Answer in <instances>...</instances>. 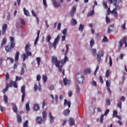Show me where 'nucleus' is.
<instances>
[{"instance_id": "f257e3e1", "label": "nucleus", "mask_w": 127, "mask_h": 127, "mask_svg": "<svg viewBox=\"0 0 127 127\" xmlns=\"http://www.w3.org/2000/svg\"><path fill=\"white\" fill-rule=\"evenodd\" d=\"M51 61L53 64H55V66L56 67H57V68H58L59 71H60L61 73H63V76H64L65 72L64 70L62 69V65H60V63H61V61H59L58 59L55 56L52 57Z\"/></svg>"}, {"instance_id": "f03ea898", "label": "nucleus", "mask_w": 127, "mask_h": 127, "mask_svg": "<svg viewBox=\"0 0 127 127\" xmlns=\"http://www.w3.org/2000/svg\"><path fill=\"white\" fill-rule=\"evenodd\" d=\"M75 79L78 84H82L84 82V75H83V73L79 72H78L75 76Z\"/></svg>"}, {"instance_id": "7ed1b4c3", "label": "nucleus", "mask_w": 127, "mask_h": 127, "mask_svg": "<svg viewBox=\"0 0 127 127\" xmlns=\"http://www.w3.org/2000/svg\"><path fill=\"white\" fill-rule=\"evenodd\" d=\"M68 52H69V46L68 45H66V51L65 52V57L64 59L61 60V64L63 65V64H65L66 61H68L69 60V59L68 57H67V55L68 54Z\"/></svg>"}, {"instance_id": "20e7f679", "label": "nucleus", "mask_w": 127, "mask_h": 127, "mask_svg": "<svg viewBox=\"0 0 127 127\" xmlns=\"http://www.w3.org/2000/svg\"><path fill=\"white\" fill-rule=\"evenodd\" d=\"M21 93H22L21 102H24V98H25V86H22L21 88Z\"/></svg>"}, {"instance_id": "39448f33", "label": "nucleus", "mask_w": 127, "mask_h": 127, "mask_svg": "<svg viewBox=\"0 0 127 127\" xmlns=\"http://www.w3.org/2000/svg\"><path fill=\"white\" fill-rule=\"evenodd\" d=\"M29 50H30V48L28 45H26L25 46V51L26 53V55L28 57V56H31L32 55V53L31 52H28Z\"/></svg>"}, {"instance_id": "423d86ee", "label": "nucleus", "mask_w": 127, "mask_h": 127, "mask_svg": "<svg viewBox=\"0 0 127 127\" xmlns=\"http://www.w3.org/2000/svg\"><path fill=\"white\" fill-rule=\"evenodd\" d=\"M59 40H60V35H58L53 42V47H54V48L57 47V45L59 43Z\"/></svg>"}, {"instance_id": "0eeeda50", "label": "nucleus", "mask_w": 127, "mask_h": 127, "mask_svg": "<svg viewBox=\"0 0 127 127\" xmlns=\"http://www.w3.org/2000/svg\"><path fill=\"white\" fill-rule=\"evenodd\" d=\"M75 12H76V7L73 6L69 12V15H70L71 17H74V15H75Z\"/></svg>"}, {"instance_id": "6e6552de", "label": "nucleus", "mask_w": 127, "mask_h": 127, "mask_svg": "<svg viewBox=\"0 0 127 127\" xmlns=\"http://www.w3.org/2000/svg\"><path fill=\"white\" fill-rule=\"evenodd\" d=\"M7 29V25L6 24H4L2 26V35H4L5 32H6V29Z\"/></svg>"}, {"instance_id": "1a4fd4ad", "label": "nucleus", "mask_w": 127, "mask_h": 127, "mask_svg": "<svg viewBox=\"0 0 127 127\" xmlns=\"http://www.w3.org/2000/svg\"><path fill=\"white\" fill-rule=\"evenodd\" d=\"M114 28H115V25L114 24L110 25L107 30V32L108 33H111V32H113V30H114Z\"/></svg>"}, {"instance_id": "9d476101", "label": "nucleus", "mask_w": 127, "mask_h": 127, "mask_svg": "<svg viewBox=\"0 0 127 127\" xmlns=\"http://www.w3.org/2000/svg\"><path fill=\"white\" fill-rule=\"evenodd\" d=\"M104 56V53L102 51L99 52L98 54L97 55V60L100 62L101 61V58Z\"/></svg>"}, {"instance_id": "9b49d317", "label": "nucleus", "mask_w": 127, "mask_h": 127, "mask_svg": "<svg viewBox=\"0 0 127 127\" xmlns=\"http://www.w3.org/2000/svg\"><path fill=\"white\" fill-rule=\"evenodd\" d=\"M111 13L112 14H113L114 16L116 17V18H118L119 16V14H118L117 10L114 8L113 10L111 11Z\"/></svg>"}, {"instance_id": "f8f14e48", "label": "nucleus", "mask_w": 127, "mask_h": 127, "mask_svg": "<svg viewBox=\"0 0 127 127\" xmlns=\"http://www.w3.org/2000/svg\"><path fill=\"white\" fill-rule=\"evenodd\" d=\"M64 107H67L68 106V108H71V102H68V101L66 99H64Z\"/></svg>"}, {"instance_id": "ddd939ff", "label": "nucleus", "mask_w": 127, "mask_h": 127, "mask_svg": "<svg viewBox=\"0 0 127 127\" xmlns=\"http://www.w3.org/2000/svg\"><path fill=\"white\" fill-rule=\"evenodd\" d=\"M11 105V106H13V110L14 113H17L18 112V109H17L16 104H15V103H12Z\"/></svg>"}, {"instance_id": "4468645a", "label": "nucleus", "mask_w": 127, "mask_h": 127, "mask_svg": "<svg viewBox=\"0 0 127 127\" xmlns=\"http://www.w3.org/2000/svg\"><path fill=\"white\" fill-rule=\"evenodd\" d=\"M52 1L55 7H59L60 6V2L56 1V0H52Z\"/></svg>"}, {"instance_id": "2eb2a0df", "label": "nucleus", "mask_w": 127, "mask_h": 127, "mask_svg": "<svg viewBox=\"0 0 127 127\" xmlns=\"http://www.w3.org/2000/svg\"><path fill=\"white\" fill-rule=\"evenodd\" d=\"M36 122L39 125H41L42 123L43 122V120H42V117H37L36 119Z\"/></svg>"}, {"instance_id": "dca6fc26", "label": "nucleus", "mask_w": 127, "mask_h": 127, "mask_svg": "<svg viewBox=\"0 0 127 127\" xmlns=\"http://www.w3.org/2000/svg\"><path fill=\"white\" fill-rule=\"evenodd\" d=\"M5 49L6 50V52H11L13 49H12L10 45H7L5 47Z\"/></svg>"}, {"instance_id": "f3484780", "label": "nucleus", "mask_w": 127, "mask_h": 127, "mask_svg": "<svg viewBox=\"0 0 127 127\" xmlns=\"http://www.w3.org/2000/svg\"><path fill=\"white\" fill-rule=\"evenodd\" d=\"M49 117L50 119V123L51 124L53 123V122H54V117L52 116V114H51V113H50L49 114Z\"/></svg>"}, {"instance_id": "a211bd4d", "label": "nucleus", "mask_w": 127, "mask_h": 127, "mask_svg": "<svg viewBox=\"0 0 127 127\" xmlns=\"http://www.w3.org/2000/svg\"><path fill=\"white\" fill-rule=\"evenodd\" d=\"M14 58H15V61H16V62H17V61H18V60L19 59V52H17L16 53V54H15V56H14Z\"/></svg>"}, {"instance_id": "6ab92c4d", "label": "nucleus", "mask_w": 127, "mask_h": 127, "mask_svg": "<svg viewBox=\"0 0 127 127\" xmlns=\"http://www.w3.org/2000/svg\"><path fill=\"white\" fill-rule=\"evenodd\" d=\"M121 0H113L112 3H113V4L115 5V6H116L117 5H119V4L120 3V2H121Z\"/></svg>"}, {"instance_id": "aec40b11", "label": "nucleus", "mask_w": 127, "mask_h": 127, "mask_svg": "<svg viewBox=\"0 0 127 127\" xmlns=\"http://www.w3.org/2000/svg\"><path fill=\"white\" fill-rule=\"evenodd\" d=\"M68 123L70 126H74L75 125V120L73 118H70Z\"/></svg>"}, {"instance_id": "412c9836", "label": "nucleus", "mask_w": 127, "mask_h": 127, "mask_svg": "<svg viewBox=\"0 0 127 127\" xmlns=\"http://www.w3.org/2000/svg\"><path fill=\"white\" fill-rule=\"evenodd\" d=\"M17 123H21V122H22V119H21V116L20 115H19V114H17Z\"/></svg>"}, {"instance_id": "4be33fe9", "label": "nucleus", "mask_w": 127, "mask_h": 127, "mask_svg": "<svg viewBox=\"0 0 127 127\" xmlns=\"http://www.w3.org/2000/svg\"><path fill=\"white\" fill-rule=\"evenodd\" d=\"M6 38L4 37L3 38V40L1 43L0 47H2L4 45V44H6Z\"/></svg>"}, {"instance_id": "5701e85b", "label": "nucleus", "mask_w": 127, "mask_h": 127, "mask_svg": "<svg viewBox=\"0 0 127 127\" xmlns=\"http://www.w3.org/2000/svg\"><path fill=\"white\" fill-rule=\"evenodd\" d=\"M63 114L64 115V116H68V115H69V114H70V110L69 109L65 110L64 111Z\"/></svg>"}, {"instance_id": "b1692460", "label": "nucleus", "mask_w": 127, "mask_h": 127, "mask_svg": "<svg viewBox=\"0 0 127 127\" xmlns=\"http://www.w3.org/2000/svg\"><path fill=\"white\" fill-rule=\"evenodd\" d=\"M39 110H40V107H39V105L38 104H35L34 105V111H39Z\"/></svg>"}, {"instance_id": "393cba45", "label": "nucleus", "mask_w": 127, "mask_h": 127, "mask_svg": "<svg viewBox=\"0 0 127 127\" xmlns=\"http://www.w3.org/2000/svg\"><path fill=\"white\" fill-rule=\"evenodd\" d=\"M77 23V20H76V19L72 18V19L71 20V24H72V25H73L74 26H75V25H76Z\"/></svg>"}, {"instance_id": "a878e982", "label": "nucleus", "mask_w": 127, "mask_h": 127, "mask_svg": "<svg viewBox=\"0 0 127 127\" xmlns=\"http://www.w3.org/2000/svg\"><path fill=\"white\" fill-rule=\"evenodd\" d=\"M123 41L122 40H120L119 42V45H118V48L119 49V50H121V49H122V48L123 47Z\"/></svg>"}, {"instance_id": "bb28decb", "label": "nucleus", "mask_w": 127, "mask_h": 127, "mask_svg": "<svg viewBox=\"0 0 127 127\" xmlns=\"http://www.w3.org/2000/svg\"><path fill=\"white\" fill-rule=\"evenodd\" d=\"M95 14V11H94V9H93L92 11L89 12V13L87 14V16H92V15H94Z\"/></svg>"}, {"instance_id": "cd10ccee", "label": "nucleus", "mask_w": 127, "mask_h": 127, "mask_svg": "<svg viewBox=\"0 0 127 127\" xmlns=\"http://www.w3.org/2000/svg\"><path fill=\"white\" fill-rule=\"evenodd\" d=\"M127 37H124L123 38V43L125 44V47H127Z\"/></svg>"}, {"instance_id": "c85d7f7f", "label": "nucleus", "mask_w": 127, "mask_h": 127, "mask_svg": "<svg viewBox=\"0 0 127 127\" xmlns=\"http://www.w3.org/2000/svg\"><path fill=\"white\" fill-rule=\"evenodd\" d=\"M7 90H8V83L6 84V87L4 89H3L2 93H5L7 91Z\"/></svg>"}, {"instance_id": "c756f323", "label": "nucleus", "mask_w": 127, "mask_h": 127, "mask_svg": "<svg viewBox=\"0 0 127 127\" xmlns=\"http://www.w3.org/2000/svg\"><path fill=\"white\" fill-rule=\"evenodd\" d=\"M83 29H84V25H83L82 24H80L78 27L79 31H83Z\"/></svg>"}, {"instance_id": "7c9ffc66", "label": "nucleus", "mask_w": 127, "mask_h": 127, "mask_svg": "<svg viewBox=\"0 0 127 127\" xmlns=\"http://www.w3.org/2000/svg\"><path fill=\"white\" fill-rule=\"evenodd\" d=\"M95 45V41H94V39H91L90 42V45L91 47H93Z\"/></svg>"}, {"instance_id": "2f4dec72", "label": "nucleus", "mask_w": 127, "mask_h": 127, "mask_svg": "<svg viewBox=\"0 0 127 127\" xmlns=\"http://www.w3.org/2000/svg\"><path fill=\"white\" fill-rule=\"evenodd\" d=\"M3 101L5 104H7V103H8V100H7V96L6 95L4 96Z\"/></svg>"}, {"instance_id": "473e14b6", "label": "nucleus", "mask_w": 127, "mask_h": 127, "mask_svg": "<svg viewBox=\"0 0 127 127\" xmlns=\"http://www.w3.org/2000/svg\"><path fill=\"white\" fill-rule=\"evenodd\" d=\"M36 60L38 65L39 66L40 65V62H41V58H40V57L36 58Z\"/></svg>"}, {"instance_id": "72a5a7b5", "label": "nucleus", "mask_w": 127, "mask_h": 127, "mask_svg": "<svg viewBox=\"0 0 127 127\" xmlns=\"http://www.w3.org/2000/svg\"><path fill=\"white\" fill-rule=\"evenodd\" d=\"M24 14L26 15V16H29V12H28V10H26L25 8H23Z\"/></svg>"}, {"instance_id": "f704fd0d", "label": "nucleus", "mask_w": 127, "mask_h": 127, "mask_svg": "<svg viewBox=\"0 0 127 127\" xmlns=\"http://www.w3.org/2000/svg\"><path fill=\"white\" fill-rule=\"evenodd\" d=\"M68 82H69V80H68V79H67V78H64V84L65 86H66V85L68 84Z\"/></svg>"}, {"instance_id": "c9c22d12", "label": "nucleus", "mask_w": 127, "mask_h": 127, "mask_svg": "<svg viewBox=\"0 0 127 127\" xmlns=\"http://www.w3.org/2000/svg\"><path fill=\"white\" fill-rule=\"evenodd\" d=\"M106 103L107 106H110L111 100H110V99H109V98H107V99L106 100Z\"/></svg>"}, {"instance_id": "e433bc0d", "label": "nucleus", "mask_w": 127, "mask_h": 127, "mask_svg": "<svg viewBox=\"0 0 127 127\" xmlns=\"http://www.w3.org/2000/svg\"><path fill=\"white\" fill-rule=\"evenodd\" d=\"M26 110L27 112H29V111H30V109L29 108V102L27 103L26 104Z\"/></svg>"}, {"instance_id": "4c0bfd02", "label": "nucleus", "mask_w": 127, "mask_h": 127, "mask_svg": "<svg viewBox=\"0 0 127 127\" xmlns=\"http://www.w3.org/2000/svg\"><path fill=\"white\" fill-rule=\"evenodd\" d=\"M104 117H105V115L104 114H102L100 117V123H101V124L104 122Z\"/></svg>"}, {"instance_id": "58836bf2", "label": "nucleus", "mask_w": 127, "mask_h": 127, "mask_svg": "<svg viewBox=\"0 0 127 127\" xmlns=\"http://www.w3.org/2000/svg\"><path fill=\"white\" fill-rule=\"evenodd\" d=\"M23 61H25L27 58H28V57L26 55V54H24L22 55Z\"/></svg>"}, {"instance_id": "ea45409f", "label": "nucleus", "mask_w": 127, "mask_h": 127, "mask_svg": "<svg viewBox=\"0 0 127 127\" xmlns=\"http://www.w3.org/2000/svg\"><path fill=\"white\" fill-rule=\"evenodd\" d=\"M92 51V55H93V56H96V55H97V50H96V49H93Z\"/></svg>"}, {"instance_id": "a19ab883", "label": "nucleus", "mask_w": 127, "mask_h": 127, "mask_svg": "<svg viewBox=\"0 0 127 127\" xmlns=\"http://www.w3.org/2000/svg\"><path fill=\"white\" fill-rule=\"evenodd\" d=\"M106 23H110L111 22V20H110V18H109L108 16H106Z\"/></svg>"}, {"instance_id": "79ce46f5", "label": "nucleus", "mask_w": 127, "mask_h": 127, "mask_svg": "<svg viewBox=\"0 0 127 127\" xmlns=\"http://www.w3.org/2000/svg\"><path fill=\"white\" fill-rule=\"evenodd\" d=\"M23 127H28V121L26 120L24 124H23Z\"/></svg>"}, {"instance_id": "37998d69", "label": "nucleus", "mask_w": 127, "mask_h": 127, "mask_svg": "<svg viewBox=\"0 0 127 127\" xmlns=\"http://www.w3.org/2000/svg\"><path fill=\"white\" fill-rule=\"evenodd\" d=\"M10 47L13 49V48H14L15 46V42H11L10 43Z\"/></svg>"}, {"instance_id": "c03bdc74", "label": "nucleus", "mask_w": 127, "mask_h": 127, "mask_svg": "<svg viewBox=\"0 0 127 127\" xmlns=\"http://www.w3.org/2000/svg\"><path fill=\"white\" fill-rule=\"evenodd\" d=\"M118 116V112L114 111L113 112V118H116Z\"/></svg>"}, {"instance_id": "a18cd8bd", "label": "nucleus", "mask_w": 127, "mask_h": 127, "mask_svg": "<svg viewBox=\"0 0 127 127\" xmlns=\"http://www.w3.org/2000/svg\"><path fill=\"white\" fill-rule=\"evenodd\" d=\"M126 22H125L123 24H122L121 25V28L122 29H123V30H126Z\"/></svg>"}, {"instance_id": "49530a36", "label": "nucleus", "mask_w": 127, "mask_h": 127, "mask_svg": "<svg viewBox=\"0 0 127 127\" xmlns=\"http://www.w3.org/2000/svg\"><path fill=\"white\" fill-rule=\"evenodd\" d=\"M118 108H119L120 110H122V101H120L119 103L117 104Z\"/></svg>"}, {"instance_id": "de8ad7c7", "label": "nucleus", "mask_w": 127, "mask_h": 127, "mask_svg": "<svg viewBox=\"0 0 127 127\" xmlns=\"http://www.w3.org/2000/svg\"><path fill=\"white\" fill-rule=\"evenodd\" d=\"M13 83H14V81H12V80H11L9 81V83L8 84V87H12V86H13Z\"/></svg>"}, {"instance_id": "09e8293b", "label": "nucleus", "mask_w": 127, "mask_h": 127, "mask_svg": "<svg viewBox=\"0 0 127 127\" xmlns=\"http://www.w3.org/2000/svg\"><path fill=\"white\" fill-rule=\"evenodd\" d=\"M111 13H112V11H111V8H110V7H109L107 10V16L110 15V14Z\"/></svg>"}, {"instance_id": "8fccbe9b", "label": "nucleus", "mask_w": 127, "mask_h": 127, "mask_svg": "<svg viewBox=\"0 0 127 127\" xmlns=\"http://www.w3.org/2000/svg\"><path fill=\"white\" fill-rule=\"evenodd\" d=\"M109 75H110V71L109 70V69H108L106 72L105 77L106 78H108V77H109Z\"/></svg>"}, {"instance_id": "3c124183", "label": "nucleus", "mask_w": 127, "mask_h": 127, "mask_svg": "<svg viewBox=\"0 0 127 127\" xmlns=\"http://www.w3.org/2000/svg\"><path fill=\"white\" fill-rule=\"evenodd\" d=\"M76 90L78 95H79L80 94V86H79L78 85L76 86Z\"/></svg>"}, {"instance_id": "603ef678", "label": "nucleus", "mask_w": 127, "mask_h": 127, "mask_svg": "<svg viewBox=\"0 0 127 127\" xmlns=\"http://www.w3.org/2000/svg\"><path fill=\"white\" fill-rule=\"evenodd\" d=\"M47 76H46V75L43 76V80H44V83H45V82L47 81Z\"/></svg>"}, {"instance_id": "864d4df0", "label": "nucleus", "mask_w": 127, "mask_h": 127, "mask_svg": "<svg viewBox=\"0 0 127 127\" xmlns=\"http://www.w3.org/2000/svg\"><path fill=\"white\" fill-rule=\"evenodd\" d=\"M50 40H51V37L50 36H48V37L46 38L47 42H50Z\"/></svg>"}, {"instance_id": "5fc2aeb1", "label": "nucleus", "mask_w": 127, "mask_h": 127, "mask_svg": "<svg viewBox=\"0 0 127 127\" xmlns=\"http://www.w3.org/2000/svg\"><path fill=\"white\" fill-rule=\"evenodd\" d=\"M102 41H103V42H108V38H107V37L104 36Z\"/></svg>"}, {"instance_id": "6e6d98bb", "label": "nucleus", "mask_w": 127, "mask_h": 127, "mask_svg": "<svg viewBox=\"0 0 127 127\" xmlns=\"http://www.w3.org/2000/svg\"><path fill=\"white\" fill-rule=\"evenodd\" d=\"M122 8V6H120L119 5L115 6V7L114 8V9L117 10V9H121Z\"/></svg>"}, {"instance_id": "4d7b16f0", "label": "nucleus", "mask_w": 127, "mask_h": 127, "mask_svg": "<svg viewBox=\"0 0 127 127\" xmlns=\"http://www.w3.org/2000/svg\"><path fill=\"white\" fill-rule=\"evenodd\" d=\"M5 79L6 81H8L9 79V75L8 74V72L5 74Z\"/></svg>"}, {"instance_id": "13d9d810", "label": "nucleus", "mask_w": 127, "mask_h": 127, "mask_svg": "<svg viewBox=\"0 0 127 127\" xmlns=\"http://www.w3.org/2000/svg\"><path fill=\"white\" fill-rule=\"evenodd\" d=\"M99 68H100V67L99 66V65H97L95 71L94 72V75L95 76H96V75H97V72H98V70H99Z\"/></svg>"}, {"instance_id": "bf43d9fd", "label": "nucleus", "mask_w": 127, "mask_h": 127, "mask_svg": "<svg viewBox=\"0 0 127 127\" xmlns=\"http://www.w3.org/2000/svg\"><path fill=\"white\" fill-rule=\"evenodd\" d=\"M13 86H14V88H17L18 85H17V83H16V80L14 81L13 83Z\"/></svg>"}, {"instance_id": "052dcab7", "label": "nucleus", "mask_w": 127, "mask_h": 127, "mask_svg": "<svg viewBox=\"0 0 127 127\" xmlns=\"http://www.w3.org/2000/svg\"><path fill=\"white\" fill-rule=\"evenodd\" d=\"M43 118L45 119L46 118V112L43 111L42 113Z\"/></svg>"}, {"instance_id": "680f3d73", "label": "nucleus", "mask_w": 127, "mask_h": 127, "mask_svg": "<svg viewBox=\"0 0 127 127\" xmlns=\"http://www.w3.org/2000/svg\"><path fill=\"white\" fill-rule=\"evenodd\" d=\"M63 34L66 35L67 34V29H64L63 31Z\"/></svg>"}, {"instance_id": "e2e57ef3", "label": "nucleus", "mask_w": 127, "mask_h": 127, "mask_svg": "<svg viewBox=\"0 0 127 127\" xmlns=\"http://www.w3.org/2000/svg\"><path fill=\"white\" fill-rule=\"evenodd\" d=\"M24 68L21 67V75H23L24 74Z\"/></svg>"}, {"instance_id": "0e129e2a", "label": "nucleus", "mask_w": 127, "mask_h": 127, "mask_svg": "<svg viewBox=\"0 0 127 127\" xmlns=\"http://www.w3.org/2000/svg\"><path fill=\"white\" fill-rule=\"evenodd\" d=\"M43 0V4L45 6V7H47V2H46V0Z\"/></svg>"}, {"instance_id": "69168bd1", "label": "nucleus", "mask_w": 127, "mask_h": 127, "mask_svg": "<svg viewBox=\"0 0 127 127\" xmlns=\"http://www.w3.org/2000/svg\"><path fill=\"white\" fill-rule=\"evenodd\" d=\"M103 5L105 8H108V4H107V3L105 1H103Z\"/></svg>"}, {"instance_id": "338daca9", "label": "nucleus", "mask_w": 127, "mask_h": 127, "mask_svg": "<svg viewBox=\"0 0 127 127\" xmlns=\"http://www.w3.org/2000/svg\"><path fill=\"white\" fill-rule=\"evenodd\" d=\"M7 58V59H8V60H10L11 63H12L13 62H14V60H13V58H10V57Z\"/></svg>"}, {"instance_id": "774afa93", "label": "nucleus", "mask_w": 127, "mask_h": 127, "mask_svg": "<svg viewBox=\"0 0 127 127\" xmlns=\"http://www.w3.org/2000/svg\"><path fill=\"white\" fill-rule=\"evenodd\" d=\"M91 85H93V86H97V82L94 80L92 81V82H91Z\"/></svg>"}]
</instances>
